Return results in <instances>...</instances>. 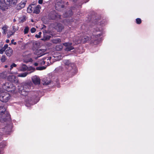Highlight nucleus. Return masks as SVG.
Listing matches in <instances>:
<instances>
[{"instance_id":"nucleus-1","label":"nucleus","mask_w":154,"mask_h":154,"mask_svg":"<svg viewBox=\"0 0 154 154\" xmlns=\"http://www.w3.org/2000/svg\"><path fill=\"white\" fill-rule=\"evenodd\" d=\"M100 32V30L98 28H94L93 29L92 31V35L91 37L87 35H84L81 37L79 39V41L78 42L80 43H85L87 42V41L90 40H91V42L93 43H95V42H97L96 43H97L99 42V40L98 38L102 35V34L101 32L97 33Z\"/></svg>"},{"instance_id":"nucleus-2","label":"nucleus","mask_w":154,"mask_h":154,"mask_svg":"<svg viewBox=\"0 0 154 154\" xmlns=\"http://www.w3.org/2000/svg\"><path fill=\"white\" fill-rule=\"evenodd\" d=\"M30 86L28 84H25L19 88V92L22 95L26 96L29 91Z\"/></svg>"},{"instance_id":"nucleus-3","label":"nucleus","mask_w":154,"mask_h":154,"mask_svg":"<svg viewBox=\"0 0 154 154\" xmlns=\"http://www.w3.org/2000/svg\"><path fill=\"white\" fill-rule=\"evenodd\" d=\"M64 64L68 71H71L72 72L75 71L76 67L74 63H70L69 60H66L64 61Z\"/></svg>"},{"instance_id":"nucleus-4","label":"nucleus","mask_w":154,"mask_h":154,"mask_svg":"<svg viewBox=\"0 0 154 154\" xmlns=\"http://www.w3.org/2000/svg\"><path fill=\"white\" fill-rule=\"evenodd\" d=\"M3 88L6 90L7 91L10 92L14 91L15 89V87L11 82H6L3 84Z\"/></svg>"},{"instance_id":"nucleus-5","label":"nucleus","mask_w":154,"mask_h":154,"mask_svg":"<svg viewBox=\"0 0 154 154\" xmlns=\"http://www.w3.org/2000/svg\"><path fill=\"white\" fill-rule=\"evenodd\" d=\"M10 94L8 92H3L0 94V100L3 102L6 103L10 99Z\"/></svg>"},{"instance_id":"nucleus-6","label":"nucleus","mask_w":154,"mask_h":154,"mask_svg":"<svg viewBox=\"0 0 154 154\" xmlns=\"http://www.w3.org/2000/svg\"><path fill=\"white\" fill-rule=\"evenodd\" d=\"M48 17L50 20H58L61 18V16L57 13L55 11H52L49 14Z\"/></svg>"},{"instance_id":"nucleus-7","label":"nucleus","mask_w":154,"mask_h":154,"mask_svg":"<svg viewBox=\"0 0 154 154\" xmlns=\"http://www.w3.org/2000/svg\"><path fill=\"white\" fill-rule=\"evenodd\" d=\"M52 26L53 28L56 30L57 32H61L64 29V26L62 24L60 23H55L52 24Z\"/></svg>"},{"instance_id":"nucleus-8","label":"nucleus","mask_w":154,"mask_h":154,"mask_svg":"<svg viewBox=\"0 0 154 154\" xmlns=\"http://www.w3.org/2000/svg\"><path fill=\"white\" fill-rule=\"evenodd\" d=\"M8 79L9 82L14 84H17L18 82V80L17 77L14 75H10L8 77Z\"/></svg>"},{"instance_id":"nucleus-9","label":"nucleus","mask_w":154,"mask_h":154,"mask_svg":"<svg viewBox=\"0 0 154 154\" xmlns=\"http://www.w3.org/2000/svg\"><path fill=\"white\" fill-rule=\"evenodd\" d=\"M9 5L4 2H0V8L2 11H5L8 9Z\"/></svg>"},{"instance_id":"nucleus-10","label":"nucleus","mask_w":154,"mask_h":154,"mask_svg":"<svg viewBox=\"0 0 154 154\" xmlns=\"http://www.w3.org/2000/svg\"><path fill=\"white\" fill-rule=\"evenodd\" d=\"M32 81L35 85H39L40 83V78L36 75H35L32 78Z\"/></svg>"},{"instance_id":"nucleus-11","label":"nucleus","mask_w":154,"mask_h":154,"mask_svg":"<svg viewBox=\"0 0 154 154\" xmlns=\"http://www.w3.org/2000/svg\"><path fill=\"white\" fill-rule=\"evenodd\" d=\"M1 109H2L3 110L0 111V114L2 115L6 113V116L7 117H9V116H10V114L9 112L6 111V109L5 107L3 106H0V110H1Z\"/></svg>"},{"instance_id":"nucleus-12","label":"nucleus","mask_w":154,"mask_h":154,"mask_svg":"<svg viewBox=\"0 0 154 154\" xmlns=\"http://www.w3.org/2000/svg\"><path fill=\"white\" fill-rule=\"evenodd\" d=\"M45 51L44 49H39L35 51V54L38 57H40L45 54Z\"/></svg>"},{"instance_id":"nucleus-13","label":"nucleus","mask_w":154,"mask_h":154,"mask_svg":"<svg viewBox=\"0 0 154 154\" xmlns=\"http://www.w3.org/2000/svg\"><path fill=\"white\" fill-rule=\"evenodd\" d=\"M55 7L56 9L57 10L58 8H63L64 7V5L62 4L61 2H58L55 4Z\"/></svg>"},{"instance_id":"nucleus-14","label":"nucleus","mask_w":154,"mask_h":154,"mask_svg":"<svg viewBox=\"0 0 154 154\" xmlns=\"http://www.w3.org/2000/svg\"><path fill=\"white\" fill-rule=\"evenodd\" d=\"M72 14L73 12L72 10L70 9L64 14L63 16L65 17H71Z\"/></svg>"},{"instance_id":"nucleus-15","label":"nucleus","mask_w":154,"mask_h":154,"mask_svg":"<svg viewBox=\"0 0 154 154\" xmlns=\"http://www.w3.org/2000/svg\"><path fill=\"white\" fill-rule=\"evenodd\" d=\"M13 52V51L12 48L9 47L8 49L7 50L5 51V53L7 56L10 57L11 55Z\"/></svg>"},{"instance_id":"nucleus-16","label":"nucleus","mask_w":154,"mask_h":154,"mask_svg":"<svg viewBox=\"0 0 154 154\" xmlns=\"http://www.w3.org/2000/svg\"><path fill=\"white\" fill-rule=\"evenodd\" d=\"M11 6H15L17 2V0H6Z\"/></svg>"},{"instance_id":"nucleus-17","label":"nucleus","mask_w":154,"mask_h":154,"mask_svg":"<svg viewBox=\"0 0 154 154\" xmlns=\"http://www.w3.org/2000/svg\"><path fill=\"white\" fill-rule=\"evenodd\" d=\"M26 2V0L21 1V2L19 3L18 6H19V7L20 8H18V9H21L23 8L25 5Z\"/></svg>"},{"instance_id":"nucleus-18","label":"nucleus","mask_w":154,"mask_h":154,"mask_svg":"<svg viewBox=\"0 0 154 154\" xmlns=\"http://www.w3.org/2000/svg\"><path fill=\"white\" fill-rule=\"evenodd\" d=\"M40 7L39 5H37L36 7L35 8L33 13L36 14H38L40 12Z\"/></svg>"},{"instance_id":"nucleus-19","label":"nucleus","mask_w":154,"mask_h":154,"mask_svg":"<svg viewBox=\"0 0 154 154\" xmlns=\"http://www.w3.org/2000/svg\"><path fill=\"white\" fill-rule=\"evenodd\" d=\"M28 67L25 64H23L20 68V70L23 71H25L27 70Z\"/></svg>"},{"instance_id":"nucleus-20","label":"nucleus","mask_w":154,"mask_h":154,"mask_svg":"<svg viewBox=\"0 0 154 154\" xmlns=\"http://www.w3.org/2000/svg\"><path fill=\"white\" fill-rule=\"evenodd\" d=\"M62 48L63 46L61 45H57L55 47V49L57 51H60Z\"/></svg>"},{"instance_id":"nucleus-21","label":"nucleus","mask_w":154,"mask_h":154,"mask_svg":"<svg viewBox=\"0 0 154 154\" xmlns=\"http://www.w3.org/2000/svg\"><path fill=\"white\" fill-rule=\"evenodd\" d=\"M28 73L27 72H24L19 74L18 75V76L20 77H24L26 76V75H28Z\"/></svg>"},{"instance_id":"nucleus-22","label":"nucleus","mask_w":154,"mask_h":154,"mask_svg":"<svg viewBox=\"0 0 154 154\" xmlns=\"http://www.w3.org/2000/svg\"><path fill=\"white\" fill-rule=\"evenodd\" d=\"M61 42V40L59 38H57L54 39L53 41V42L54 43L57 44L60 43Z\"/></svg>"},{"instance_id":"nucleus-23","label":"nucleus","mask_w":154,"mask_h":154,"mask_svg":"<svg viewBox=\"0 0 154 154\" xmlns=\"http://www.w3.org/2000/svg\"><path fill=\"white\" fill-rule=\"evenodd\" d=\"M74 49V48L73 46H71L69 47H66V48L65 50L66 51H69L73 49Z\"/></svg>"},{"instance_id":"nucleus-24","label":"nucleus","mask_w":154,"mask_h":154,"mask_svg":"<svg viewBox=\"0 0 154 154\" xmlns=\"http://www.w3.org/2000/svg\"><path fill=\"white\" fill-rule=\"evenodd\" d=\"M6 60V56L5 55H2L0 59L2 63L5 62Z\"/></svg>"},{"instance_id":"nucleus-25","label":"nucleus","mask_w":154,"mask_h":154,"mask_svg":"<svg viewBox=\"0 0 154 154\" xmlns=\"http://www.w3.org/2000/svg\"><path fill=\"white\" fill-rule=\"evenodd\" d=\"M72 43H69V42H66L65 43H64L63 44V45L66 47H69L72 45Z\"/></svg>"},{"instance_id":"nucleus-26","label":"nucleus","mask_w":154,"mask_h":154,"mask_svg":"<svg viewBox=\"0 0 154 154\" xmlns=\"http://www.w3.org/2000/svg\"><path fill=\"white\" fill-rule=\"evenodd\" d=\"M136 23L138 24H140L142 22V21L140 18H137L136 19Z\"/></svg>"},{"instance_id":"nucleus-27","label":"nucleus","mask_w":154,"mask_h":154,"mask_svg":"<svg viewBox=\"0 0 154 154\" xmlns=\"http://www.w3.org/2000/svg\"><path fill=\"white\" fill-rule=\"evenodd\" d=\"M45 67L44 66H39L36 68V69L38 70H41L45 69Z\"/></svg>"},{"instance_id":"nucleus-28","label":"nucleus","mask_w":154,"mask_h":154,"mask_svg":"<svg viewBox=\"0 0 154 154\" xmlns=\"http://www.w3.org/2000/svg\"><path fill=\"white\" fill-rule=\"evenodd\" d=\"M35 68L32 66L28 67V69H27V70L28 71L33 70V72L35 71Z\"/></svg>"},{"instance_id":"nucleus-29","label":"nucleus","mask_w":154,"mask_h":154,"mask_svg":"<svg viewBox=\"0 0 154 154\" xmlns=\"http://www.w3.org/2000/svg\"><path fill=\"white\" fill-rule=\"evenodd\" d=\"M29 30V28L27 26L24 29V33L25 34H27L28 33Z\"/></svg>"},{"instance_id":"nucleus-30","label":"nucleus","mask_w":154,"mask_h":154,"mask_svg":"<svg viewBox=\"0 0 154 154\" xmlns=\"http://www.w3.org/2000/svg\"><path fill=\"white\" fill-rule=\"evenodd\" d=\"M42 33L41 32H38V34H36L35 35V37L36 38H39L41 37V35L42 34Z\"/></svg>"},{"instance_id":"nucleus-31","label":"nucleus","mask_w":154,"mask_h":154,"mask_svg":"<svg viewBox=\"0 0 154 154\" xmlns=\"http://www.w3.org/2000/svg\"><path fill=\"white\" fill-rule=\"evenodd\" d=\"M51 36L49 35H47L46 36H45L44 38L42 39V40H47L48 39H49L50 38Z\"/></svg>"},{"instance_id":"nucleus-32","label":"nucleus","mask_w":154,"mask_h":154,"mask_svg":"<svg viewBox=\"0 0 154 154\" xmlns=\"http://www.w3.org/2000/svg\"><path fill=\"white\" fill-rule=\"evenodd\" d=\"M6 146L5 143V142L2 143H0V148H2L5 147Z\"/></svg>"},{"instance_id":"nucleus-33","label":"nucleus","mask_w":154,"mask_h":154,"mask_svg":"<svg viewBox=\"0 0 154 154\" xmlns=\"http://www.w3.org/2000/svg\"><path fill=\"white\" fill-rule=\"evenodd\" d=\"M17 66V65L14 63H12L10 66V70H11L13 67H16Z\"/></svg>"},{"instance_id":"nucleus-34","label":"nucleus","mask_w":154,"mask_h":154,"mask_svg":"<svg viewBox=\"0 0 154 154\" xmlns=\"http://www.w3.org/2000/svg\"><path fill=\"white\" fill-rule=\"evenodd\" d=\"M36 31V29L34 27L32 28L30 30V31L31 33H34Z\"/></svg>"},{"instance_id":"nucleus-35","label":"nucleus","mask_w":154,"mask_h":154,"mask_svg":"<svg viewBox=\"0 0 154 154\" xmlns=\"http://www.w3.org/2000/svg\"><path fill=\"white\" fill-rule=\"evenodd\" d=\"M5 51V49L2 48L1 49H0V54H2Z\"/></svg>"},{"instance_id":"nucleus-36","label":"nucleus","mask_w":154,"mask_h":154,"mask_svg":"<svg viewBox=\"0 0 154 154\" xmlns=\"http://www.w3.org/2000/svg\"><path fill=\"white\" fill-rule=\"evenodd\" d=\"M14 39H12L11 41V44H14V45H16L17 44V42H14Z\"/></svg>"},{"instance_id":"nucleus-37","label":"nucleus","mask_w":154,"mask_h":154,"mask_svg":"<svg viewBox=\"0 0 154 154\" xmlns=\"http://www.w3.org/2000/svg\"><path fill=\"white\" fill-rule=\"evenodd\" d=\"M8 44H5L4 45V46L3 47V48L5 49V50L8 47Z\"/></svg>"},{"instance_id":"nucleus-38","label":"nucleus","mask_w":154,"mask_h":154,"mask_svg":"<svg viewBox=\"0 0 154 154\" xmlns=\"http://www.w3.org/2000/svg\"><path fill=\"white\" fill-rule=\"evenodd\" d=\"M43 3V0H39L38 1V3L39 4H41Z\"/></svg>"},{"instance_id":"nucleus-39","label":"nucleus","mask_w":154,"mask_h":154,"mask_svg":"<svg viewBox=\"0 0 154 154\" xmlns=\"http://www.w3.org/2000/svg\"><path fill=\"white\" fill-rule=\"evenodd\" d=\"M33 65H34V66H36L38 65V63L36 62V63H33Z\"/></svg>"},{"instance_id":"nucleus-40","label":"nucleus","mask_w":154,"mask_h":154,"mask_svg":"<svg viewBox=\"0 0 154 154\" xmlns=\"http://www.w3.org/2000/svg\"><path fill=\"white\" fill-rule=\"evenodd\" d=\"M9 41H10L8 39L6 40V42L7 43H8L9 42Z\"/></svg>"},{"instance_id":"nucleus-41","label":"nucleus","mask_w":154,"mask_h":154,"mask_svg":"<svg viewBox=\"0 0 154 154\" xmlns=\"http://www.w3.org/2000/svg\"><path fill=\"white\" fill-rule=\"evenodd\" d=\"M32 59L31 58H30L29 59V61L30 62H32Z\"/></svg>"},{"instance_id":"nucleus-42","label":"nucleus","mask_w":154,"mask_h":154,"mask_svg":"<svg viewBox=\"0 0 154 154\" xmlns=\"http://www.w3.org/2000/svg\"><path fill=\"white\" fill-rule=\"evenodd\" d=\"M5 27H4H4H2V29H3L4 31H5Z\"/></svg>"},{"instance_id":"nucleus-43","label":"nucleus","mask_w":154,"mask_h":154,"mask_svg":"<svg viewBox=\"0 0 154 154\" xmlns=\"http://www.w3.org/2000/svg\"><path fill=\"white\" fill-rule=\"evenodd\" d=\"M8 67V66H7V65H5V66H4V67H5V68H7V67Z\"/></svg>"},{"instance_id":"nucleus-44","label":"nucleus","mask_w":154,"mask_h":154,"mask_svg":"<svg viewBox=\"0 0 154 154\" xmlns=\"http://www.w3.org/2000/svg\"><path fill=\"white\" fill-rule=\"evenodd\" d=\"M42 62H43V64H45V62L44 61H42Z\"/></svg>"},{"instance_id":"nucleus-45","label":"nucleus","mask_w":154,"mask_h":154,"mask_svg":"<svg viewBox=\"0 0 154 154\" xmlns=\"http://www.w3.org/2000/svg\"><path fill=\"white\" fill-rule=\"evenodd\" d=\"M31 11H32V10L31 9H30V11H29V12H30Z\"/></svg>"},{"instance_id":"nucleus-46","label":"nucleus","mask_w":154,"mask_h":154,"mask_svg":"<svg viewBox=\"0 0 154 154\" xmlns=\"http://www.w3.org/2000/svg\"><path fill=\"white\" fill-rule=\"evenodd\" d=\"M29 93H30V94H32V93H33V92H29Z\"/></svg>"},{"instance_id":"nucleus-47","label":"nucleus","mask_w":154,"mask_h":154,"mask_svg":"<svg viewBox=\"0 0 154 154\" xmlns=\"http://www.w3.org/2000/svg\"><path fill=\"white\" fill-rule=\"evenodd\" d=\"M43 27H46V26L45 25H44L43 26Z\"/></svg>"},{"instance_id":"nucleus-48","label":"nucleus","mask_w":154,"mask_h":154,"mask_svg":"<svg viewBox=\"0 0 154 154\" xmlns=\"http://www.w3.org/2000/svg\"><path fill=\"white\" fill-rule=\"evenodd\" d=\"M57 87H58V88H59L60 86H59V85H57Z\"/></svg>"},{"instance_id":"nucleus-49","label":"nucleus","mask_w":154,"mask_h":154,"mask_svg":"<svg viewBox=\"0 0 154 154\" xmlns=\"http://www.w3.org/2000/svg\"><path fill=\"white\" fill-rule=\"evenodd\" d=\"M27 10L28 11H29V8H28Z\"/></svg>"},{"instance_id":"nucleus-50","label":"nucleus","mask_w":154,"mask_h":154,"mask_svg":"<svg viewBox=\"0 0 154 154\" xmlns=\"http://www.w3.org/2000/svg\"><path fill=\"white\" fill-rule=\"evenodd\" d=\"M31 21H32V22H33V21L32 20H31Z\"/></svg>"},{"instance_id":"nucleus-51","label":"nucleus","mask_w":154,"mask_h":154,"mask_svg":"<svg viewBox=\"0 0 154 154\" xmlns=\"http://www.w3.org/2000/svg\"><path fill=\"white\" fill-rule=\"evenodd\" d=\"M14 27H15V26H13V27L14 29Z\"/></svg>"},{"instance_id":"nucleus-52","label":"nucleus","mask_w":154,"mask_h":154,"mask_svg":"<svg viewBox=\"0 0 154 154\" xmlns=\"http://www.w3.org/2000/svg\"><path fill=\"white\" fill-rule=\"evenodd\" d=\"M15 21V19L14 20V21Z\"/></svg>"},{"instance_id":"nucleus-53","label":"nucleus","mask_w":154,"mask_h":154,"mask_svg":"<svg viewBox=\"0 0 154 154\" xmlns=\"http://www.w3.org/2000/svg\"><path fill=\"white\" fill-rule=\"evenodd\" d=\"M46 84H47V85H48V83H46Z\"/></svg>"},{"instance_id":"nucleus-54","label":"nucleus","mask_w":154,"mask_h":154,"mask_svg":"<svg viewBox=\"0 0 154 154\" xmlns=\"http://www.w3.org/2000/svg\"><path fill=\"white\" fill-rule=\"evenodd\" d=\"M13 35V34H11L10 36H11V35Z\"/></svg>"},{"instance_id":"nucleus-55","label":"nucleus","mask_w":154,"mask_h":154,"mask_svg":"<svg viewBox=\"0 0 154 154\" xmlns=\"http://www.w3.org/2000/svg\"><path fill=\"white\" fill-rule=\"evenodd\" d=\"M9 36H8V38H9Z\"/></svg>"}]
</instances>
